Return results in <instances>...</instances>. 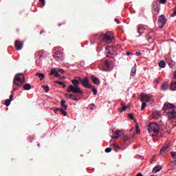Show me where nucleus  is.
<instances>
[{
    "instance_id": "1",
    "label": "nucleus",
    "mask_w": 176,
    "mask_h": 176,
    "mask_svg": "<svg viewBox=\"0 0 176 176\" xmlns=\"http://www.w3.org/2000/svg\"><path fill=\"white\" fill-rule=\"evenodd\" d=\"M94 36L95 38H97L99 41H103V42H105V43H111L112 41H113V32H107L106 34H102V33H98L94 34Z\"/></svg>"
},
{
    "instance_id": "2",
    "label": "nucleus",
    "mask_w": 176,
    "mask_h": 176,
    "mask_svg": "<svg viewBox=\"0 0 176 176\" xmlns=\"http://www.w3.org/2000/svg\"><path fill=\"white\" fill-rule=\"evenodd\" d=\"M151 137L158 135L160 130V125L156 122H151L145 126Z\"/></svg>"
},
{
    "instance_id": "3",
    "label": "nucleus",
    "mask_w": 176,
    "mask_h": 176,
    "mask_svg": "<svg viewBox=\"0 0 176 176\" xmlns=\"http://www.w3.org/2000/svg\"><path fill=\"white\" fill-rule=\"evenodd\" d=\"M79 80H72V83L74 85H69L68 88L67 89V93H74L75 94H83V91L80 89V87H79Z\"/></svg>"
},
{
    "instance_id": "4",
    "label": "nucleus",
    "mask_w": 176,
    "mask_h": 176,
    "mask_svg": "<svg viewBox=\"0 0 176 176\" xmlns=\"http://www.w3.org/2000/svg\"><path fill=\"white\" fill-rule=\"evenodd\" d=\"M24 75L22 73L17 74L14 78V84L16 86H23Z\"/></svg>"
},
{
    "instance_id": "5",
    "label": "nucleus",
    "mask_w": 176,
    "mask_h": 176,
    "mask_svg": "<svg viewBox=\"0 0 176 176\" xmlns=\"http://www.w3.org/2000/svg\"><path fill=\"white\" fill-rule=\"evenodd\" d=\"M76 78L79 80V82L85 89H91L93 87V85L90 84L89 77H85L84 79H82L80 77H76Z\"/></svg>"
},
{
    "instance_id": "6",
    "label": "nucleus",
    "mask_w": 176,
    "mask_h": 176,
    "mask_svg": "<svg viewBox=\"0 0 176 176\" xmlns=\"http://www.w3.org/2000/svg\"><path fill=\"white\" fill-rule=\"evenodd\" d=\"M167 24V19L164 14H162L160 16L158 19V26L162 29L164 25Z\"/></svg>"
},
{
    "instance_id": "7",
    "label": "nucleus",
    "mask_w": 176,
    "mask_h": 176,
    "mask_svg": "<svg viewBox=\"0 0 176 176\" xmlns=\"http://www.w3.org/2000/svg\"><path fill=\"white\" fill-rule=\"evenodd\" d=\"M140 101H142V102H149V101L153 102L154 100L153 98H152V96L142 94L140 95Z\"/></svg>"
},
{
    "instance_id": "8",
    "label": "nucleus",
    "mask_w": 176,
    "mask_h": 176,
    "mask_svg": "<svg viewBox=\"0 0 176 176\" xmlns=\"http://www.w3.org/2000/svg\"><path fill=\"white\" fill-rule=\"evenodd\" d=\"M99 68L100 71H111V65L109 64V60H105L104 63H102Z\"/></svg>"
},
{
    "instance_id": "9",
    "label": "nucleus",
    "mask_w": 176,
    "mask_h": 176,
    "mask_svg": "<svg viewBox=\"0 0 176 176\" xmlns=\"http://www.w3.org/2000/svg\"><path fill=\"white\" fill-rule=\"evenodd\" d=\"M174 108H175V104L169 102L164 103L163 107V109L166 113L171 111V109H174Z\"/></svg>"
},
{
    "instance_id": "10",
    "label": "nucleus",
    "mask_w": 176,
    "mask_h": 176,
    "mask_svg": "<svg viewBox=\"0 0 176 176\" xmlns=\"http://www.w3.org/2000/svg\"><path fill=\"white\" fill-rule=\"evenodd\" d=\"M14 46L16 50H21L24 46V43L23 41H20L19 40H16L14 42Z\"/></svg>"
},
{
    "instance_id": "11",
    "label": "nucleus",
    "mask_w": 176,
    "mask_h": 176,
    "mask_svg": "<svg viewBox=\"0 0 176 176\" xmlns=\"http://www.w3.org/2000/svg\"><path fill=\"white\" fill-rule=\"evenodd\" d=\"M168 119H176V111L175 109H170L169 111H166Z\"/></svg>"
},
{
    "instance_id": "12",
    "label": "nucleus",
    "mask_w": 176,
    "mask_h": 176,
    "mask_svg": "<svg viewBox=\"0 0 176 176\" xmlns=\"http://www.w3.org/2000/svg\"><path fill=\"white\" fill-rule=\"evenodd\" d=\"M54 58H55L56 61H63V60H64V55L61 53H56L54 54Z\"/></svg>"
},
{
    "instance_id": "13",
    "label": "nucleus",
    "mask_w": 176,
    "mask_h": 176,
    "mask_svg": "<svg viewBox=\"0 0 176 176\" xmlns=\"http://www.w3.org/2000/svg\"><path fill=\"white\" fill-rule=\"evenodd\" d=\"M145 30H146V28H145L144 25L140 24L138 25V32L140 34V35H142V34L145 32Z\"/></svg>"
},
{
    "instance_id": "14",
    "label": "nucleus",
    "mask_w": 176,
    "mask_h": 176,
    "mask_svg": "<svg viewBox=\"0 0 176 176\" xmlns=\"http://www.w3.org/2000/svg\"><path fill=\"white\" fill-rule=\"evenodd\" d=\"M122 135H123V131H119L117 130L113 135V138H114V140H118V138H120V137H122Z\"/></svg>"
},
{
    "instance_id": "15",
    "label": "nucleus",
    "mask_w": 176,
    "mask_h": 176,
    "mask_svg": "<svg viewBox=\"0 0 176 176\" xmlns=\"http://www.w3.org/2000/svg\"><path fill=\"white\" fill-rule=\"evenodd\" d=\"M170 148V143H165L163 147L160 150V155H164L166 153V151Z\"/></svg>"
},
{
    "instance_id": "16",
    "label": "nucleus",
    "mask_w": 176,
    "mask_h": 176,
    "mask_svg": "<svg viewBox=\"0 0 176 176\" xmlns=\"http://www.w3.org/2000/svg\"><path fill=\"white\" fill-rule=\"evenodd\" d=\"M91 80H92L93 83L97 85L98 86L100 85V83H101L100 79L94 76H91Z\"/></svg>"
},
{
    "instance_id": "17",
    "label": "nucleus",
    "mask_w": 176,
    "mask_h": 176,
    "mask_svg": "<svg viewBox=\"0 0 176 176\" xmlns=\"http://www.w3.org/2000/svg\"><path fill=\"white\" fill-rule=\"evenodd\" d=\"M58 111H60V113L62 114V115H63V116H67V111H65L63 109H62V108H58V109H55L54 110V112L55 113H57V112H58Z\"/></svg>"
},
{
    "instance_id": "18",
    "label": "nucleus",
    "mask_w": 176,
    "mask_h": 176,
    "mask_svg": "<svg viewBox=\"0 0 176 176\" xmlns=\"http://www.w3.org/2000/svg\"><path fill=\"white\" fill-rule=\"evenodd\" d=\"M169 87L170 85H168V82H164L161 86V89L163 90V91H166V90H168Z\"/></svg>"
},
{
    "instance_id": "19",
    "label": "nucleus",
    "mask_w": 176,
    "mask_h": 176,
    "mask_svg": "<svg viewBox=\"0 0 176 176\" xmlns=\"http://www.w3.org/2000/svg\"><path fill=\"white\" fill-rule=\"evenodd\" d=\"M162 168H163V167L158 165L153 169V173H155L156 174V173H159V171H161Z\"/></svg>"
},
{
    "instance_id": "20",
    "label": "nucleus",
    "mask_w": 176,
    "mask_h": 176,
    "mask_svg": "<svg viewBox=\"0 0 176 176\" xmlns=\"http://www.w3.org/2000/svg\"><path fill=\"white\" fill-rule=\"evenodd\" d=\"M36 76H38L40 80H43L45 79V74L43 73H36Z\"/></svg>"
},
{
    "instance_id": "21",
    "label": "nucleus",
    "mask_w": 176,
    "mask_h": 176,
    "mask_svg": "<svg viewBox=\"0 0 176 176\" xmlns=\"http://www.w3.org/2000/svg\"><path fill=\"white\" fill-rule=\"evenodd\" d=\"M111 148H112V149H113L116 152H118V151H119V149H120L119 145H118V144H111Z\"/></svg>"
},
{
    "instance_id": "22",
    "label": "nucleus",
    "mask_w": 176,
    "mask_h": 176,
    "mask_svg": "<svg viewBox=\"0 0 176 176\" xmlns=\"http://www.w3.org/2000/svg\"><path fill=\"white\" fill-rule=\"evenodd\" d=\"M65 102H67L65 100H62L60 101V105L63 108V109H67L68 108V105L65 104Z\"/></svg>"
},
{
    "instance_id": "23",
    "label": "nucleus",
    "mask_w": 176,
    "mask_h": 176,
    "mask_svg": "<svg viewBox=\"0 0 176 176\" xmlns=\"http://www.w3.org/2000/svg\"><path fill=\"white\" fill-rule=\"evenodd\" d=\"M170 90H172L173 91H175V90H176V81L172 82L170 83Z\"/></svg>"
},
{
    "instance_id": "24",
    "label": "nucleus",
    "mask_w": 176,
    "mask_h": 176,
    "mask_svg": "<svg viewBox=\"0 0 176 176\" xmlns=\"http://www.w3.org/2000/svg\"><path fill=\"white\" fill-rule=\"evenodd\" d=\"M24 90H31V85L29 83H26L23 85Z\"/></svg>"
},
{
    "instance_id": "25",
    "label": "nucleus",
    "mask_w": 176,
    "mask_h": 176,
    "mask_svg": "<svg viewBox=\"0 0 176 176\" xmlns=\"http://www.w3.org/2000/svg\"><path fill=\"white\" fill-rule=\"evenodd\" d=\"M136 72H137V68L135 67H133L131 69V75L132 76H135Z\"/></svg>"
},
{
    "instance_id": "26",
    "label": "nucleus",
    "mask_w": 176,
    "mask_h": 176,
    "mask_svg": "<svg viewBox=\"0 0 176 176\" xmlns=\"http://www.w3.org/2000/svg\"><path fill=\"white\" fill-rule=\"evenodd\" d=\"M170 167L173 170H176V160L172 161L170 162Z\"/></svg>"
},
{
    "instance_id": "27",
    "label": "nucleus",
    "mask_w": 176,
    "mask_h": 176,
    "mask_svg": "<svg viewBox=\"0 0 176 176\" xmlns=\"http://www.w3.org/2000/svg\"><path fill=\"white\" fill-rule=\"evenodd\" d=\"M160 68H166V62L164 60H161L159 63Z\"/></svg>"
},
{
    "instance_id": "28",
    "label": "nucleus",
    "mask_w": 176,
    "mask_h": 176,
    "mask_svg": "<svg viewBox=\"0 0 176 176\" xmlns=\"http://www.w3.org/2000/svg\"><path fill=\"white\" fill-rule=\"evenodd\" d=\"M58 70H56V69H51V72L50 73V75L52 76V75H56L58 74Z\"/></svg>"
},
{
    "instance_id": "29",
    "label": "nucleus",
    "mask_w": 176,
    "mask_h": 176,
    "mask_svg": "<svg viewBox=\"0 0 176 176\" xmlns=\"http://www.w3.org/2000/svg\"><path fill=\"white\" fill-rule=\"evenodd\" d=\"M42 87L43 89H44L45 93H49V90H50V89L49 88V86L43 85Z\"/></svg>"
},
{
    "instance_id": "30",
    "label": "nucleus",
    "mask_w": 176,
    "mask_h": 176,
    "mask_svg": "<svg viewBox=\"0 0 176 176\" xmlns=\"http://www.w3.org/2000/svg\"><path fill=\"white\" fill-rule=\"evenodd\" d=\"M12 100H9V99H6L5 101V105L6 107H9V105H10V102Z\"/></svg>"
},
{
    "instance_id": "31",
    "label": "nucleus",
    "mask_w": 176,
    "mask_h": 176,
    "mask_svg": "<svg viewBox=\"0 0 176 176\" xmlns=\"http://www.w3.org/2000/svg\"><path fill=\"white\" fill-rule=\"evenodd\" d=\"M169 67L171 69H174V68H175V63H174V62L169 63Z\"/></svg>"
},
{
    "instance_id": "32",
    "label": "nucleus",
    "mask_w": 176,
    "mask_h": 176,
    "mask_svg": "<svg viewBox=\"0 0 176 176\" xmlns=\"http://www.w3.org/2000/svg\"><path fill=\"white\" fill-rule=\"evenodd\" d=\"M91 89H92V91L94 93V96H97V93H98L97 89H95L94 86H93V87Z\"/></svg>"
},
{
    "instance_id": "33",
    "label": "nucleus",
    "mask_w": 176,
    "mask_h": 176,
    "mask_svg": "<svg viewBox=\"0 0 176 176\" xmlns=\"http://www.w3.org/2000/svg\"><path fill=\"white\" fill-rule=\"evenodd\" d=\"M128 118L129 119H131V120H134V114L133 113L128 114Z\"/></svg>"
},
{
    "instance_id": "34",
    "label": "nucleus",
    "mask_w": 176,
    "mask_h": 176,
    "mask_svg": "<svg viewBox=\"0 0 176 176\" xmlns=\"http://www.w3.org/2000/svg\"><path fill=\"white\" fill-rule=\"evenodd\" d=\"M65 96H66V97H67V98L71 99V100H72L74 98V94H66Z\"/></svg>"
},
{
    "instance_id": "35",
    "label": "nucleus",
    "mask_w": 176,
    "mask_h": 176,
    "mask_svg": "<svg viewBox=\"0 0 176 176\" xmlns=\"http://www.w3.org/2000/svg\"><path fill=\"white\" fill-rule=\"evenodd\" d=\"M145 108H146V103L145 102H143V103L142 104V111H144L145 109Z\"/></svg>"
},
{
    "instance_id": "36",
    "label": "nucleus",
    "mask_w": 176,
    "mask_h": 176,
    "mask_svg": "<svg viewBox=\"0 0 176 176\" xmlns=\"http://www.w3.org/2000/svg\"><path fill=\"white\" fill-rule=\"evenodd\" d=\"M146 39L147 41H148V42H150V43H152V42H153V40L152 39V36L151 35H148Z\"/></svg>"
},
{
    "instance_id": "37",
    "label": "nucleus",
    "mask_w": 176,
    "mask_h": 176,
    "mask_svg": "<svg viewBox=\"0 0 176 176\" xmlns=\"http://www.w3.org/2000/svg\"><path fill=\"white\" fill-rule=\"evenodd\" d=\"M127 109V106H124L120 108V112H123V111H126Z\"/></svg>"
},
{
    "instance_id": "38",
    "label": "nucleus",
    "mask_w": 176,
    "mask_h": 176,
    "mask_svg": "<svg viewBox=\"0 0 176 176\" xmlns=\"http://www.w3.org/2000/svg\"><path fill=\"white\" fill-rule=\"evenodd\" d=\"M170 155H171L173 159H176V152H171Z\"/></svg>"
},
{
    "instance_id": "39",
    "label": "nucleus",
    "mask_w": 176,
    "mask_h": 176,
    "mask_svg": "<svg viewBox=\"0 0 176 176\" xmlns=\"http://www.w3.org/2000/svg\"><path fill=\"white\" fill-rule=\"evenodd\" d=\"M58 72H60V74H64L65 71L61 68H58L57 69Z\"/></svg>"
},
{
    "instance_id": "40",
    "label": "nucleus",
    "mask_w": 176,
    "mask_h": 176,
    "mask_svg": "<svg viewBox=\"0 0 176 176\" xmlns=\"http://www.w3.org/2000/svg\"><path fill=\"white\" fill-rule=\"evenodd\" d=\"M112 151V148L108 147L105 149L106 153H109Z\"/></svg>"
},
{
    "instance_id": "41",
    "label": "nucleus",
    "mask_w": 176,
    "mask_h": 176,
    "mask_svg": "<svg viewBox=\"0 0 176 176\" xmlns=\"http://www.w3.org/2000/svg\"><path fill=\"white\" fill-rule=\"evenodd\" d=\"M141 133V130H140V129H138V124H136V133L137 134H140Z\"/></svg>"
},
{
    "instance_id": "42",
    "label": "nucleus",
    "mask_w": 176,
    "mask_h": 176,
    "mask_svg": "<svg viewBox=\"0 0 176 176\" xmlns=\"http://www.w3.org/2000/svg\"><path fill=\"white\" fill-rule=\"evenodd\" d=\"M123 140L124 141H129V140H130V138H129V136L127 135H124L123 136Z\"/></svg>"
},
{
    "instance_id": "43",
    "label": "nucleus",
    "mask_w": 176,
    "mask_h": 176,
    "mask_svg": "<svg viewBox=\"0 0 176 176\" xmlns=\"http://www.w3.org/2000/svg\"><path fill=\"white\" fill-rule=\"evenodd\" d=\"M175 16H176V7L175 8L173 13L171 14V17H175Z\"/></svg>"
},
{
    "instance_id": "44",
    "label": "nucleus",
    "mask_w": 176,
    "mask_h": 176,
    "mask_svg": "<svg viewBox=\"0 0 176 176\" xmlns=\"http://www.w3.org/2000/svg\"><path fill=\"white\" fill-rule=\"evenodd\" d=\"M55 83H56L57 85H60V86H63V85H64V82L60 81H55Z\"/></svg>"
},
{
    "instance_id": "45",
    "label": "nucleus",
    "mask_w": 176,
    "mask_h": 176,
    "mask_svg": "<svg viewBox=\"0 0 176 176\" xmlns=\"http://www.w3.org/2000/svg\"><path fill=\"white\" fill-rule=\"evenodd\" d=\"M160 3H162L164 5L165 3H167V0H160Z\"/></svg>"
},
{
    "instance_id": "46",
    "label": "nucleus",
    "mask_w": 176,
    "mask_h": 176,
    "mask_svg": "<svg viewBox=\"0 0 176 176\" xmlns=\"http://www.w3.org/2000/svg\"><path fill=\"white\" fill-rule=\"evenodd\" d=\"M74 101H79V99L78 98L75 97V95L73 96V99Z\"/></svg>"
},
{
    "instance_id": "47",
    "label": "nucleus",
    "mask_w": 176,
    "mask_h": 176,
    "mask_svg": "<svg viewBox=\"0 0 176 176\" xmlns=\"http://www.w3.org/2000/svg\"><path fill=\"white\" fill-rule=\"evenodd\" d=\"M39 1L42 3L43 6H45V5L46 4L45 0H39Z\"/></svg>"
},
{
    "instance_id": "48",
    "label": "nucleus",
    "mask_w": 176,
    "mask_h": 176,
    "mask_svg": "<svg viewBox=\"0 0 176 176\" xmlns=\"http://www.w3.org/2000/svg\"><path fill=\"white\" fill-rule=\"evenodd\" d=\"M58 27H61V25H65V22H63L61 23L58 24Z\"/></svg>"
},
{
    "instance_id": "49",
    "label": "nucleus",
    "mask_w": 176,
    "mask_h": 176,
    "mask_svg": "<svg viewBox=\"0 0 176 176\" xmlns=\"http://www.w3.org/2000/svg\"><path fill=\"white\" fill-rule=\"evenodd\" d=\"M55 78H61V75H60V74H58H58H55Z\"/></svg>"
},
{
    "instance_id": "50",
    "label": "nucleus",
    "mask_w": 176,
    "mask_h": 176,
    "mask_svg": "<svg viewBox=\"0 0 176 176\" xmlns=\"http://www.w3.org/2000/svg\"><path fill=\"white\" fill-rule=\"evenodd\" d=\"M135 54L138 56V57H140V56H142V54L141 52H136Z\"/></svg>"
},
{
    "instance_id": "51",
    "label": "nucleus",
    "mask_w": 176,
    "mask_h": 176,
    "mask_svg": "<svg viewBox=\"0 0 176 176\" xmlns=\"http://www.w3.org/2000/svg\"><path fill=\"white\" fill-rule=\"evenodd\" d=\"M9 100H11V101H13V94H11L10 96V99Z\"/></svg>"
},
{
    "instance_id": "52",
    "label": "nucleus",
    "mask_w": 176,
    "mask_h": 176,
    "mask_svg": "<svg viewBox=\"0 0 176 176\" xmlns=\"http://www.w3.org/2000/svg\"><path fill=\"white\" fill-rule=\"evenodd\" d=\"M115 21H116L117 24H120V21L118 19H115Z\"/></svg>"
},
{
    "instance_id": "53",
    "label": "nucleus",
    "mask_w": 176,
    "mask_h": 176,
    "mask_svg": "<svg viewBox=\"0 0 176 176\" xmlns=\"http://www.w3.org/2000/svg\"><path fill=\"white\" fill-rule=\"evenodd\" d=\"M154 83H159V80L157 78L154 80Z\"/></svg>"
},
{
    "instance_id": "54",
    "label": "nucleus",
    "mask_w": 176,
    "mask_h": 176,
    "mask_svg": "<svg viewBox=\"0 0 176 176\" xmlns=\"http://www.w3.org/2000/svg\"><path fill=\"white\" fill-rule=\"evenodd\" d=\"M131 54L130 52H126V56H131Z\"/></svg>"
},
{
    "instance_id": "55",
    "label": "nucleus",
    "mask_w": 176,
    "mask_h": 176,
    "mask_svg": "<svg viewBox=\"0 0 176 176\" xmlns=\"http://www.w3.org/2000/svg\"><path fill=\"white\" fill-rule=\"evenodd\" d=\"M107 54H112V52H111V51H107Z\"/></svg>"
},
{
    "instance_id": "56",
    "label": "nucleus",
    "mask_w": 176,
    "mask_h": 176,
    "mask_svg": "<svg viewBox=\"0 0 176 176\" xmlns=\"http://www.w3.org/2000/svg\"><path fill=\"white\" fill-rule=\"evenodd\" d=\"M109 49H111L110 46H108V47H106V50H108Z\"/></svg>"
},
{
    "instance_id": "57",
    "label": "nucleus",
    "mask_w": 176,
    "mask_h": 176,
    "mask_svg": "<svg viewBox=\"0 0 176 176\" xmlns=\"http://www.w3.org/2000/svg\"><path fill=\"white\" fill-rule=\"evenodd\" d=\"M60 79H65V76H60Z\"/></svg>"
},
{
    "instance_id": "58",
    "label": "nucleus",
    "mask_w": 176,
    "mask_h": 176,
    "mask_svg": "<svg viewBox=\"0 0 176 176\" xmlns=\"http://www.w3.org/2000/svg\"><path fill=\"white\" fill-rule=\"evenodd\" d=\"M43 32H45V31H41L40 32V35H42V34H43Z\"/></svg>"
},
{
    "instance_id": "59",
    "label": "nucleus",
    "mask_w": 176,
    "mask_h": 176,
    "mask_svg": "<svg viewBox=\"0 0 176 176\" xmlns=\"http://www.w3.org/2000/svg\"><path fill=\"white\" fill-rule=\"evenodd\" d=\"M90 107H96V105L94 104H90Z\"/></svg>"
},
{
    "instance_id": "60",
    "label": "nucleus",
    "mask_w": 176,
    "mask_h": 176,
    "mask_svg": "<svg viewBox=\"0 0 176 176\" xmlns=\"http://www.w3.org/2000/svg\"><path fill=\"white\" fill-rule=\"evenodd\" d=\"M62 86H63L64 88L67 87V85L65 84H63Z\"/></svg>"
},
{
    "instance_id": "61",
    "label": "nucleus",
    "mask_w": 176,
    "mask_h": 176,
    "mask_svg": "<svg viewBox=\"0 0 176 176\" xmlns=\"http://www.w3.org/2000/svg\"><path fill=\"white\" fill-rule=\"evenodd\" d=\"M159 12H160V10L159 9L157 10V14H159Z\"/></svg>"
},
{
    "instance_id": "62",
    "label": "nucleus",
    "mask_w": 176,
    "mask_h": 176,
    "mask_svg": "<svg viewBox=\"0 0 176 176\" xmlns=\"http://www.w3.org/2000/svg\"><path fill=\"white\" fill-rule=\"evenodd\" d=\"M106 57H107V58H109V57H111V56L107 55Z\"/></svg>"
},
{
    "instance_id": "63",
    "label": "nucleus",
    "mask_w": 176,
    "mask_h": 176,
    "mask_svg": "<svg viewBox=\"0 0 176 176\" xmlns=\"http://www.w3.org/2000/svg\"><path fill=\"white\" fill-rule=\"evenodd\" d=\"M124 102H122V103H121V105H124Z\"/></svg>"
},
{
    "instance_id": "64",
    "label": "nucleus",
    "mask_w": 176,
    "mask_h": 176,
    "mask_svg": "<svg viewBox=\"0 0 176 176\" xmlns=\"http://www.w3.org/2000/svg\"><path fill=\"white\" fill-rule=\"evenodd\" d=\"M16 31H17V32H19V31H20V30H19V29H17Z\"/></svg>"
}]
</instances>
